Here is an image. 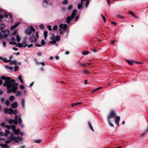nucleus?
I'll return each instance as SVG.
<instances>
[{
  "label": "nucleus",
  "mask_w": 148,
  "mask_h": 148,
  "mask_svg": "<svg viewBox=\"0 0 148 148\" xmlns=\"http://www.w3.org/2000/svg\"><path fill=\"white\" fill-rule=\"evenodd\" d=\"M1 79L4 80L5 82L3 84V86L7 87L8 93H10L11 92H15L17 90L18 84V83L15 82V81L14 79H11L9 77L3 76H1Z\"/></svg>",
  "instance_id": "nucleus-1"
},
{
  "label": "nucleus",
  "mask_w": 148,
  "mask_h": 148,
  "mask_svg": "<svg viewBox=\"0 0 148 148\" xmlns=\"http://www.w3.org/2000/svg\"><path fill=\"white\" fill-rule=\"evenodd\" d=\"M111 117L113 118H115L116 120L115 123L118 126H119V121L120 120V117L119 116H116L115 112L114 111H112L111 112L110 114L108 115V121L109 125L111 127L114 126V125L111 122L110 119Z\"/></svg>",
  "instance_id": "nucleus-2"
},
{
  "label": "nucleus",
  "mask_w": 148,
  "mask_h": 148,
  "mask_svg": "<svg viewBox=\"0 0 148 148\" xmlns=\"http://www.w3.org/2000/svg\"><path fill=\"white\" fill-rule=\"evenodd\" d=\"M2 11L4 12V14L2 15L3 18H0L1 20V19H2L4 17L5 20L8 23H10V22H12V16L10 14H8L6 12L2 9H0V11Z\"/></svg>",
  "instance_id": "nucleus-3"
},
{
  "label": "nucleus",
  "mask_w": 148,
  "mask_h": 148,
  "mask_svg": "<svg viewBox=\"0 0 148 148\" xmlns=\"http://www.w3.org/2000/svg\"><path fill=\"white\" fill-rule=\"evenodd\" d=\"M10 31L8 30H5V31L2 30L0 33V39L5 38L9 34Z\"/></svg>",
  "instance_id": "nucleus-4"
},
{
  "label": "nucleus",
  "mask_w": 148,
  "mask_h": 148,
  "mask_svg": "<svg viewBox=\"0 0 148 148\" xmlns=\"http://www.w3.org/2000/svg\"><path fill=\"white\" fill-rule=\"evenodd\" d=\"M76 11L74 10L73 11V13L71 14L70 16H68L66 19V21L67 23H69L74 18L76 14Z\"/></svg>",
  "instance_id": "nucleus-5"
},
{
  "label": "nucleus",
  "mask_w": 148,
  "mask_h": 148,
  "mask_svg": "<svg viewBox=\"0 0 148 148\" xmlns=\"http://www.w3.org/2000/svg\"><path fill=\"white\" fill-rule=\"evenodd\" d=\"M35 29L33 27L31 26L26 29L25 33L28 35H30L32 32H34Z\"/></svg>",
  "instance_id": "nucleus-6"
},
{
  "label": "nucleus",
  "mask_w": 148,
  "mask_h": 148,
  "mask_svg": "<svg viewBox=\"0 0 148 148\" xmlns=\"http://www.w3.org/2000/svg\"><path fill=\"white\" fill-rule=\"evenodd\" d=\"M23 44H21V43H18L17 45V46L19 47H25L26 46H27V44L26 42V37L24 38L23 39Z\"/></svg>",
  "instance_id": "nucleus-7"
},
{
  "label": "nucleus",
  "mask_w": 148,
  "mask_h": 148,
  "mask_svg": "<svg viewBox=\"0 0 148 148\" xmlns=\"http://www.w3.org/2000/svg\"><path fill=\"white\" fill-rule=\"evenodd\" d=\"M18 116L17 115H16L14 116L15 119L13 120V119H10L9 120V122L10 124H12L13 123L14 124L16 125L17 124V119H18Z\"/></svg>",
  "instance_id": "nucleus-8"
},
{
  "label": "nucleus",
  "mask_w": 148,
  "mask_h": 148,
  "mask_svg": "<svg viewBox=\"0 0 148 148\" xmlns=\"http://www.w3.org/2000/svg\"><path fill=\"white\" fill-rule=\"evenodd\" d=\"M51 40H53L56 41H59L60 40V37L59 36H57L56 37L53 34H52V36L50 37Z\"/></svg>",
  "instance_id": "nucleus-9"
},
{
  "label": "nucleus",
  "mask_w": 148,
  "mask_h": 148,
  "mask_svg": "<svg viewBox=\"0 0 148 148\" xmlns=\"http://www.w3.org/2000/svg\"><path fill=\"white\" fill-rule=\"evenodd\" d=\"M15 139V136L13 135H11L9 137L8 140H6L5 143H10L12 141L14 140Z\"/></svg>",
  "instance_id": "nucleus-10"
},
{
  "label": "nucleus",
  "mask_w": 148,
  "mask_h": 148,
  "mask_svg": "<svg viewBox=\"0 0 148 148\" xmlns=\"http://www.w3.org/2000/svg\"><path fill=\"white\" fill-rule=\"evenodd\" d=\"M12 108L8 109L5 108L4 110V112L5 114L8 113L9 114H12Z\"/></svg>",
  "instance_id": "nucleus-11"
},
{
  "label": "nucleus",
  "mask_w": 148,
  "mask_h": 148,
  "mask_svg": "<svg viewBox=\"0 0 148 148\" xmlns=\"http://www.w3.org/2000/svg\"><path fill=\"white\" fill-rule=\"evenodd\" d=\"M59 27L61 29H63L64 30H65L67 28L68 26L66 24L64 25L61 23Z\"/></svg>",
  "instance_id": "nucleus-12"
},
{
  "label": "nucleus",
  "mask_w": 148,
  "mask_h": 148,
  "mask_svg": "<svg viewBox=\"0 0 148 148\" xmlns=\"http://www.w3.org/2000/svg\"><path fill=\"white\" fill-rule=\"evenodd\" d=\"M15 142L16 143H18L19 141H22L23 140V138L22 137L20 138L19 137H15L14 140Z\"/></svg>",
  "instance_id": "nucleus-13"
},
{
  "label": "nucleus",
  "mask_w": 148,
  "mask_h": 148,
  "mask_svg": "<svg viewBox=\"0 0 148 148\" xmlns=\"http://www.w3.org/2000/svg\"><path fill=\"white\" fill-rule=\"evenodd\" d=\"M30 40L31 42H35L36 40V39L34 36H32L30 37Z\"/></svg>",
  "instance_id": "nucleus-14"
},
{
  "label": "nucleus",
  "mask_w": 148,
  "mask_h": 148,
  "mask_svg": "<svg viewBox=\"0 0 148 148\" xmlns=\"http://www.w3.org/2000/svg\"><path fill=\"white\" fill-rule=\"evenodd\" d=\"M19 24V22L16 23L14 25H12L11 27L10 28L11 30H14L15 28L17 27Z\"/></svg>",
  "instance_id": "nucleus-15"
},
{
  "label": "nucleus",
  "mask_w": 148,
  "mask_h": 148,
  "mask_svg": "<svg viewBox=\"0 0 148 148\" xmlns=\"http://www.w3.org/2000/svg\"><path fill=\"white\" fill-rule=\"evenodd\" d=\"M18 104L16 102H15L11 105V106L14 109L16 108L18 106Z\"/></svg>",
  "instance_id": "nucleus-16"
},
{
  "label": "nucleus",
  "mask_w": 148,
  "mask_h": 148,
  "mask_svg": "<svg viewBox=\"0 0 148 148\" xmlns=\"http://www.w3.org/2000/svg\"><path fill=\"white\" fill-rule=\"evenodd\" d=\"M11 128L12 130L14 132V134H16V127L14 125H12L11 126Z\"/></svg>",
  "instance_id": "nucleus-17"
},
{
  "label": "nucleus",
  "mask_w": 148,
  "mask_h": 148,
  "mask_svg": "<svg viewBox=\"0 0 148 148\" xmlns=\"http://www.w3.org/2000/svg\"><path fill=\"white\" fill-rule=\"evenodd\" d=\"M18 117H19V119H18V121L17 120V122H18V123H19V124H21L22 123V120L21 118V116L20 115H19Z\"/></svg>",
  "instance_id": "nucleus-18"
},
{
  "label": "nucleus",
  "mask_w": 148,
  "mask_h": 148,
  "mask_svg": "<svg viewBox=\"0 0 148 148\" xmlns=\"http://www.w3.org/2000/svg\"><path fill=\"white\" fill-rule=\"evenodd\" d=\"M83 5L82 2L81 1V2L79 3L78 4L77 6L78 8L79 9H80L82 8Z\"/></svg>",
  "instance_id": "nucleus-19"
},
{
  "label": "nucleus",
  "mask_w": 148,
  "mask_h": 148,
  "mask_svg": "<svg viewBox=\"0 0 148 148\" xmlns=\"http://www.w3.org/2000/svg\"><path fill=\"white\" fill-rule=\"evenodd\" d=\"M48 34V32L46 31H45L44 32V38L45 39H46V38L47 37Z\"/></svg>",
  "instance_id": "nucleus-20"
},
{
  "label": "nucleus",
  "mask_w": 148,
  "mask_h": 148,
  "mask_svg": "<svg viewBox=\"0 0 148 148\" xmlns=\"http://www.w3.org/2000/svg\"><path fill=\"white\" fill-rule=\"evenodd\" d=\"M21 103L22 106L24 108H25V101L23 99H22Z\"/></svg>",
  "instance_id": "nucleus-21"
},
{
  "label": "nucleus",
  "mask_w": 148,
  "mask_h": 148,
  "mask_svg": "<svg viewBox=\"0 0 148 148\" xmlns=\"http://www.w3.org/2000/svg\"><path fill=\"white\" fill-rule=\"evenodd\" d=\"M18 79L19 80L22 84H23V81L22 79V77L21 76H20L18 77Z\"/></svg>",
  "instance_id": "nucleus-22"
},
{
  "label": "nucleus",
  "mask_w": 148,
  "mask_h": 148,
  "mask_svg": "<svg viewBox=\"0 0 148 148\" xmlns=\"http://www.w3.org/2000/svg\"><path fill=\"white\" fill-rule=\"evenodd\" d=\"M14 97L13 95H11L9 98V100L10 101H12L14 100Z\"/></svg>",
  "instance_id": "nucleus-23"
},
{
  "label": "nucleus",
  "mask_w": 148,
  "mask_h": 148,
  "mask_svg": "<svg viewBox=\"0 0 148 148\" xmlns=\"http://www.w3.org/2000/svg\"><path fill=\"white\" fill-rule=\"evenodd\" d=\"M48 2L46 0H44L43 2V5L44 7H45L47 5Z\"/></svg>",
  "instance_id": "nucleus-24"
},
{
  "label": "nucleus",
  "mask_w": 148,
  "mask_h": 148,
  "mask_svg": "<svg viewBox=\"0 0 148 148\" xmlns=\"http://www.w3.org/2000/svg\"><path fill=\"white\" fill-rule=\"evenodd\" d=\"M16 40L18 42H19L21 40L20 36L18 35H17L16 37Z\"/></svg>",
  "instance_id": "nucleus-25"
},
{
  "label": "nucleus",
  "mask_w": 148,
  "mask_h": 148,
  "mask_svg": "<svg viewBox=\"0 0 148 148\" xmlns=\"http://www.w3.org/2000/svg\"><path fill=\"white\" fill-rule=\"evenodd\" d=\"M42 141V140H35L34 141V143H39L41 142Z\"/></svg>",
  "instance_id": "nucleus-26"
},
{
  "label": "nucleus",
  "mask_w": 148,
  "mask_h": 148,
  "mask_svg": "<svg viewBox=\"0 0 148 148\" xmlns=\"http://www.w3.org/2000/svg\"><path fill=\"white\" fill-rule=\"evenodd\" d=\"M128 13L130 14L132 16H134V17H137L132 12L130 11Z\"/></svg>",
  "instance_id": "nucleus-27"
},
{
  "label": "nucleus",
  "mask_w": 148,
  "mask_h": 148,
  "mask_svg": "<svg viewBox=\"0 0 148 148\" xmlns=\"http://www.w3.org/2000/svg\"><path fill=\"white\" fill-rule=\"evenodd\" d=\"M88 125L89 126V127H90V129L92 131H94V130L92 127V126L91 124V123L90 122H88Z\"/></svg>",
  "instance_id": "nucleus-28"
},
{
  "label": "nucleus",
  "mask_w": 148,
  "mask_h": 148,
  "mask_svg": "<svg viewBox=\"0 0 148 148\" xmlns=\"http://www.w3.org/2000/svg\"><path fill=\"white\" fill-rule=\"evenodd\" d=\"M12 113L13 114H17L18 112V111L16 110H13L12 109Z\"/></svg>",
  "instance_id": "nucleus-29"
},
{
  "label": "nucleus",
  "mask_w": 148,
  "mask_h": 148,
  "mask_svg": "<svg viewBox=\"0 0 148 148\" xmlns=\"http://www.w3.org/2000/svg\"><path fill=\"white\" fill-rule=\"evenodd\" d=\"M4 14V12H3L1 11H0V17L1 18H3L2 15Z\"/></svg>",
  "instance_id": "nucleus-30"
},
{
  "label": "nucleus",
  "mask_w": 148,
  "mask_h": 148,
  "mask_svg": "<svg viewBox=\"0 0 148 148\" xmlns=\"http://www.w3.org/2000/svg\"><path fill=\"white\" fill-rule=\"evenodd\" d=\"M21 95V92L20 91H18L16 93V96H20Z\"/></svg>",
  "instance_id": "nucleus-31"
},
{
  "label": "nucleus",
  "mask_w": 148,
  "mask_h": 148,
  "mask_svg": "<svg viewBox=\"0 0 148 148\" xmlns=\"http://www.w3.org/2000/svg\"><path fill=\"white\" fill-rule=\"evenodd\" d=\"M10 104V102L8 100H6L5 102V104L7 106H8Z\"/></svg>",
  "instance_id": "nucleus-32"
},
{
  "label": "nucleus",
  "mask_w": 148,
  "mask_h": 148,
  "mask_svg": "<svg viewBox=\"0 0 148 148\" xmlns=\"http://www.w3.org/2000/svg\"><path fill=\"white\" fill-rule=\"evenodd\" d=\"M5 27V25L4 24H1L0 26V28L1 29H3Z\"/></svg>",
  "instance_id": "nucleus-33"
},
{
  "label": "nucleus",
  "mask_w": 148,
  "mask_h": 148,
  "mask_svg": "<svg viewBox=\"0 0 148 148\" xmlns=\"http://www.w3.org/2000/svg\"><path fill=\"white\" fill-rule=\"evenodd\" d=\"M68 2V1L67 0H64L62 2V4L63 5H65L67 4Z\"/></svg>",
  "instance_id": "nucleus-34"
},
{
  "label": "nucleus",
  "mask_w": 148,
  "mask_h": 148,
  "mask_svg": "<svg viewBox=\"0 0 148 148\" xmlns=\"http://www.w3.org/2000/svg\"><path fill=\"white\" fill-rule=\"evenodd\" d=\"M2 147L3 148H9L10 147V146H8L6 145H3Z\"/></svg>",
  "instance_id": "nucleus-35"
},
{
  "label": "nucleus",
  "mask_w": 148,
  "mask_h": 148,
  "mask_svg": "<svg viewBox=\"0 0 148 148\" xmlns=\"http://www.w3.org/2000/svg\"><path fill=\"white\" fill-rule=\"evenodd\" d=\"M5 133L6 134V136H7V134H9L10 133V131L7 130H5Z\"/></svg>",
  "instance_id": "nucleus-36"
},
{
  "label": "nucleus",
  "mask_w": 148,
  "mask_h": 148,
  "mask_svg": "<svg viewBox=\"0 0 148 148\" xmlns=\"http://www.w3.org/2000/svg\"><path fill=\"white\" fill-rule=\"evenodd\" d=\"M5 99L4 97L1 98L0 99L1 102L2 103H4L5 101Z\"/></svg>",
  "instance_id": "nucleus-37"
},
{
  "label": "nucleus",
  "mask_w": 148,
  "mask_h": 148,
  "mask_svg": "<svg viewBox=\"0 0 148 148\" xmlns=\"http://www.w3.org/2000/svg\"><path fill=\"white\" fill-rule=\"evenodd\" d=\"M81 103H74L72 105V106L73 107L74 106H76V105H78L80 104H81Z\"/></svg>",
  "instance_id": "nucleus-38"
},
{
  "label": "nucleus",
  "mask_w": 148,
  "mask_h": 148,
  "mask_svg": "<svg viewBox=\"0 0 148 148\" xmlns=\"http://www.w3.org/2000/svg\"><path fill=\"white\" fill-rule=\"evenodd\" d=\"M101 17H102V18L103 20L105 22H106V18L104 17V16L102 14H101Z\"/></svg>",
  "instance_id": "nucleus-39"
},
{
  "label": "nucleus",
  "mask_w": 148,
  "mask_h": 148,
  "mask_svg": "<svg viewBox=\"0 0 148 148\" xmlns=\"http://www.w3.org/2000/svg\"><path fill=\"white\" fill-rule=\"evenodd\" d=\"M18 66H16L14 67V71L15 72L18 69Z\"/></svg>",
  "instance_id": "nucleus-40"
},
{
  "label": "nucleus",
  "mask_w": 148,
  "mask_h": 148,
  "mask_svg": "<svg viewBox=\"0 0 148 148\" xmlns=\"http://www.w3.org/2000/svg\"><path fill=\"white\" fill-rule=\"evenodd\" d=\"M58 28V26L57 25H55L53 26V30H56Z\"/></svg>",
  "instance_id": "nucleus-41"
},
{
  "label": "nucleus",
  "mask_w": 148,
  "mask_h": 148,
  "mask_svg": "<svg viewBox=\"0 0 148 148\" xmlns=\"http://www.w3.org/2000/svg\"><path fill=\"white\" fill-rule=\"evenodd\" d=\"M47 28L48 29H49V30L50 31L51 30H52L51 29V25H48L47 26Z\"/></svg>",
  "instance_id": "nucleus-42"
},
{
  "label": "nucleus",
  "mask_w": 148,
  "mask_h": 148,
  "mask_svg": "<svg viewBox=\"0 0 148 148\" xmlns=\"http://www.w3.org/2000/svg\"><path fill=\"white\" fill-rule=\"evenodd\" d=\"M17 34V31L16 30H15L14 32L12 33V35L13 36H15Z\"/></svg>",
  "instance_id": "nucleus-43"
},
{
  "label": "nucleus",
  "mask_w": 148,
  "mask_h": 148,
  "mask_svg": "<svg viewBox=\"0 0 148 148\" xmlns=\"http://www.w3.org/2000/svg\"><path fill=\"white\" fill-rule=\"evenodd\" d=\"M73 7V6L72 5H70L68 7V9L70 10H71Z\"/></svg>",
  "instance_id": "nucleus-44"
},
{
  "label": "nucleus",
  "mask_w": 148,
  "mask_h": 148,
  "mask_svg": "<svg viewBox=\"0 0 148 148\" xmlns=\"http://www.w3.org/2000/svg\"><path fill=\"white\" fill-rule=\"evenodd\" d=\"M41 45H44L45 44V41L44 40H42L41 42Z\"/></svg>",
  "instance_id": "nucleus-45"
},
{
  "label": "nucleus",
  "mask_w": 148,
  "mask_h": 148,
  "mask_svg": "<svg viewBox=\"0 0 148 148\" xmlns=\"http://www.w3.org/2000/svg\"><path fill=\"white\" fill-rule=\"evenodd\" d=\"M20 130L18 128L16 130V133L15 134H16L17 135H18V133L20 132Z\"/></svg>",
  "instance_id": "nucleus-46"
},
{
  "label": "nucleus",
  "mask_w": 148,
  "mask_h": 148,
  "mask_svg": "<svg viewBox=\"0 0 148 148\" xmlns=\"http://www.w3.org/2000/svg\"><path fill=\"white\" fill-rule=\"evenodd\" d=\"M88 53V52L86 51H83L82 53V54L84 55H87Z\"/></svg>",
  "instance_id": "nucleus-47"
},
{
  "label": "nucleus",
  "mask_w": 148,
  "mask_h": 148,
  "mask_svg": "<svg viewBox=\"0 0 148 148\" xmlns=\"http://www.w3.org/2000/svg\"><path fill=\"white\" fill-rule=\"evenodd\" d=\"M146 132H144L142 133L140 135V137H143L146 134Z\"/></svg>",
  "instance_id": "nucleus-48"
},
{
  "label": "nucleus",
  "mask_w": 148,
  "mask_h": 148,
  "mask_svg": "<svg viewBox=\"0 0 148 148\" xmlns=\"http://www.w3.org/2000/svg\"><path fill=\"white\" fill-rule=\"evenodd\" d=\"M25 88V87L22 85H21L20 86V88L21 89H24Z\"/></svg>",
  "instance_id": "nucleus-49"
},
{
  "label": "nucleus",
  "mask_w": 148,
  "mask_h": 148,
  "mask_svg": "<svg viewBox=\"0 0 148 148\" xmlns=\"http://www.w3.org/2000/svg\"><path fill=\"white\" fill-rule=\"evenodd\" d=\"M83 71L84 73L86 74H88L89 73V71L87 70H84Z\"/></svg>",
  "instance_id": "nucleus-50"
},
{
  "label": "nucleus",
  "mask_w": 148,
  "mask_h": 148,
  "mask_svg": "<svg viewBox=\"0 0 148 148\" xmlns=\"http://www.w3.org/2000/svg\"><path fill=\"white\" fill-rule=\"evenodd\" d=\"M42 53L41 52L39 51L37 53V55L39 56H41L42 55Z\"/></svg>",
  "instance_id": "nucleus-51"
},
{
  "label": "nucleus",
  "mask_w": 148,
  "mask_h": 148,
  "mask_svg": "<svg viewBox=\"0 0 148 148\" xmlns=\"http://www.w3.org/2000/svg\"><path fill=\"white\" fill-rule=\"evenodd\" d=\"M0 135H1V136H6V134L3 132H0Z\"/></svg>",
  "instance_id": "nucleus-52"
},
{
  "label": "nucleus",
  "mask_w": 148,
  "mask_h": 148,
  "mask_svg": "<svg viewBox=\"0 0 148 148\" xmlns=\"http://www.w3.org/2000/svg\"><path fill=\"white\" fill-rule=\"evenodd\" d=\"M79 66H87L86 65V64H81L79 65Z\"/></svg>",
  "instance_id": "nucleus-53"
},
{
  "label": "nucleus",
  "mask_w": 148,
  "mask_h": 148,
  "mask_svg": "<svg viewBox=\"0 0 148 148\" xmlns=\"http://www.w3.org/2000/svg\"><path fill=\"white\" fill-rule=\"evenodd\" d=\"M126 61L130 65H132V63L131 62L130 60H126Z\"/></svg>",
  "instance_id": "nucleus-54"
},
{
  "label": "nucleus",
  "mask_w": 148,
  "mask_h": 148,
  "mask_svg": "<svg viewBox=\"0 0 148 148\" xmlns=\"http://www.w3.org/2000/svg\"><path fill=\"white\" fill-rule=\"evenodd\" d=\"M3 61L5 62H9L10 61V60H7L6 59H4L3 60Z\"/></svg>",
  "instance_id": "nucleus-55"
},
{
  "label": "nucleus",
  "mask_w": 148,
  "mask_h": 148,
  "mask_svg": "<svg viewBox=\"0 0 148 148\" xmlns=\"http://www.w3.org/2000/svg\"><path fill=\"white\" fill-rule=\"evenodd\" d=\"M117 16L120 18H123V17L120 14H118L117 15Z\"/></svg>",
  "instance_id": "nucleus-56"
},
{
  "label": "nucleus",
  "mask_w": 148,
  "mask_h": 148,
  "mask_svg": "<svg viewBox=\"0 0 148 148\" xmlns=\"http://www.w3.org/2000/svg\"><path fill=\"white\" fill-rule=\"evenodd\" d=\"M52 40V41L50 42V44H55L56 43V41H55L54 40Z\"/></svg>",
  "instance_id": "nucleus-57"
},
{
  "label": "nucleus",
  "mask_w": 148,
  "mask_h": 148,
  "mask_svg": "<svg viewBox=\"0 0 148 148\" xmlns=\"http://www.w3.org/2000/svg\"><path fill=\"white\" fill-rule=\"evenodd\" d=\"M5 127L8 130H10L11 128V127L8 125H6Z\"/></svg>",
  "instance_id": "nucleus-58"
},
{
  "label": "nucleus",
  "mask_w": 148,
  "mask_h": 148,
  "mask_svg": "<svg viewBox=\"0 0 148 148\" xmlns=\"http://www.w3.org/2000/svg\"><path fill=\"white\" fill-rule=\"evenodd\" d=\"M89 1H88V0H87V1L86 2V7L87 8V7L88 6V4H89Z\"/></svg>",
  "instance_id": "nucleus-59"
},
{
  "label": "nucleus",
  "mask_w": 148,
  "mask_h": 148,
  "mask_svg": "<svg viewBox=\"0 0 148 148\" xmlns=\"http://www.w3.org/2000/svg\"><path fill=\"white\" fill-rule=\"evenodd\" d=\"M40 28L41 29H43L44 28V25H41L40 26Z\"/></svg>",
  "instance_id": "nucleus-60"
},
{
  "label": "nucleus",
  "mask_w": 148,
  "mask_h": 148,
  "mask_svg": "<svg viewBox=\"0 0 148 148\" xmlns=\"http://www.w3.org/2000/svg\"><path fill=\"white\" fill-rule=\"evenodd\" d=\"M12 62L13 63V64H14L15 65H16V64H17V62L15 60L13 61Z\"/></svg>",
  "instance_id": "nucleus-61"
},
{
  "label": "nucleus",
  "mask_w": 148,
  "mask_h": 148,
  "mask_svg": "<svg viewBox=\"0 0 148 148\" xmlns=\"http://www.w3.org/2000/svg\"><path fill=\"white\" fill-rule=\"evenodd\" d=\"M33 46V45L32 44H31L28 45L27 47H28V48H30V47H32Z\"/></svg>",
  "instance_id": "nucleus-62"
},
{
  "label": "nucleus",
  "mask_w": 148,
  "mask_h": 148,
  "mask_svg": "<svg viewBox=\"0 0 148 148\" xmlns=\"http://www.w3.org/2000/svg\"><path fill=\"white\" fill-rule=\"evenodd\" d=\"M13 58V56L11 55L9 57V60L10 61H11L12 59Z\"/></svg>",
  "instance_id": "nucleus-63"
},
{
  "label": "nucleus",
  "mask_w": 148,
  "mask_h": 148,
  "mask_svg": "<svg viewBox=\"0 0 148 148\" xmlns=\"http://www.w3.org/2000/svg\"><path fill=\"white\" fill-rule=\"evenodd\" d=\"M25 145H22L20 146L19 148H25Z\"/></svg>",
  "instance_id": "nucleus-64"
}]
</instances>
